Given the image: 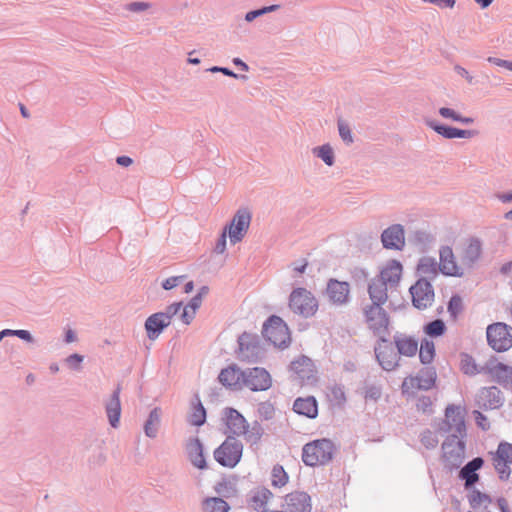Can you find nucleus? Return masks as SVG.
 Returning a JSON list of instances; mask_svg holds the SVG:
<instances>
[{
    "label": "nucleus",
    "instance_id": "nucleus-59",
    "mask_svg": "<svg viewBox=\"0 0 512 512\" xmlns=\"http://www.w3.org/2000/svg\"><path fill=\"white\" fill-rule=\"evenodd\" d=\"M181 306H182V304L180 302L174 303L167 307L166 312H162L163 314H166L169 316V323H171L172 317L177 314V312L180 310Z\"/></svg>",
    "mask_w": 512,
    "mask_h": 512
},
{
    "label": "nucleus",
    "instance_id": "nucleus-16",
    "mask_svg": "<svg viewBox=\"0 0 512 512\" xmlns=\"http://www.w3.org/2000/svg\"><path fill=\"white\" fill-rule=\"evenodd\" d=\"M219 382L231 390L244 389V370L233 364L221 370L218 376Z\"/></svg>",
    "mask_w": 512,
    "mask_h": 512
},
{
    "label": "nucleus",
    "instance_id": "nucleus-19",
    "mask_svg": "<svg viewBox=\"0 0 512 512\" xmlns=\"http://www.w3.org/2000/svg\"><path fill=\"white\" fill-rule=\"evenodd\" d=\"M486 372L492 378V380L496 381L507 389L508 383H510V378L512 376L511 366L499 362L498 360H491L486 365Z\"/></svg>",
    "mask_w": 512,
    "mask_h": 512
},
{
    "label": "nucleus",
    "instance_id": "nucleus-12",
    "mask_svg": "<svg viewBox=\"0 0 512 512\" xmlns=\"http://www.w3.org/2000/svg\"><path fill=\"white\" fill-rule=\"evenodd\" d=\"M459 255L464 268H471L481 258V240L476 237L467 238L459 249Z\"/></svg>",
    "mask_w": 512,
    "mask_h": 512
},
{
    "label": "nucleus",
    "instance_id": "nucleus-25",
    "mask_svg": "<svg viewBox=\"0 0 512 512\" xmlns=\"http://www.w3.org/2000/svg\"><path fill=\"white\" fill-rule=\"evenodd\" d=\"M187 453L192 465L198 469H206L207 463L203 453V445L199 439L195 438L189 441Z\"/></svg>",
    "mask_w": 512,
    "mask_h": 512
},
{
    "label": "nucleus",
    "instance_id": "nucleus-31",
    "mask_svg": "<svg viewBox=\"0 0 512 512\" xmlns=\"http://www.w3.org/2000/svg\"><path fill=\"white\" fill-rule=\"evenodd\" d=\"M431 127L440 135L445 138L453 139V138H470L472 136V131L469 130H461L453 127H448L444 125H431Z\"/></svg>",
    "mask_w": 512,
    "mask_h": 512
},
{
    "label": "nucleus",
    "instance_id": "nucleus-1",
    "mask_svg": "<svg viewBox=\"0 0 512 512\" xmlns=\"http://www.w3.org/2000/svg\"><path fill=\"white\" fill-rule=\"evenodd\" d=\"M465 414L466 409L464 406L449 404L445 409L444 419L437 424V432L441 434L465 436Z\"/></svg>",
    "mask_w": 512,
    "mask_h": 512
},
{
    "label": "nucleus",
    "instance_id": "nucleus-39",
    "mask_svg": "<svg viewBox=\"0 0 512 512\" xmlns=\"http://www.w3.org/2000/svg\"><path fill=\"white\" fill-rule=\"evenodd\" d=\"M291 370L297 375L304 377L305 374L312 371V362L307 357L299 358L291 363Z\"/></svg>",
    "mask_w": 512,
    "mask_h": 512
},
{
    "label": "nucleus",
    "instance_id": "nucleus-42",
    "mask_svg": "<svg viewBox=\"0 0 512 512\" xmlns=\"http://www.w3.org/2000/svg\"><path fill=\"white\" fill-rule=\"evenodd\" d=\"M417 377H421L423 390H429L434 387L437 374L434 368H425L419 372Z\"/></svg>",
    "mask_w": 512,
    "mask_h": 512
},
{
    "label": "nucleus",
    "instance_id": "nucleus-34",
    "mask_svg": "<svg viewBox=\"0 0 512 512\" xmlns=\"http://www.w3.org/2000/svg\"><path fill=\"white\" fill-rule=\"evenodd\" d=\"M238 342L240 359L243 361H249V355L246 352H248L250 346L252 347V350L257 348L255 338L249 334L244 333L239 337Z\"/></svg>",
    "mask_w": 512,
    "mask_h": 512
},
{
    "label": "nucleus",
    "instance_id": "nucleus-44",
    "mask_svg": "<svg viewBox=\"0 0 512 512\" xmlns=\"http://www.w3.org/2000/svg\"><path fill=\"white\" fill-rule=\"evenodd\" d=\"M314 153L320 157L328 166L334 163L333 150L329 145H323L314 149Z\"/></svg>",
    "mask_w": 512,
    "mask_h": 512
},
{
    "label": "nucleus",
    "instance_id": "nucleus-48",
    "mask_svg": "<svg viewBox=\"0 0 512 512\" xmlns=\"http://www.w3.org/2000/svg\"><path fill=\"white\" fill-rule=\"evenodd\" d=\"M338 129H339L340 137L342 138L343 141H345L348 144L353 142L352 133H351V130H350V128H349V126L347 124H345L342 121H339L338 122Z\"/></svg>",
    "mask_w": 512,
    "mask_h": 512
},
{
    "label": "nucleus",
    "instance_id": "nucleus-7",
    "mask_svg": "<svg viewBox=\"0 0 512 512\" xmlns=\"http://www.w3.org/2000/svg\"><path fill=\"white\" fill-rule=\"evenodd\" d=\"M264 337L276 347H286L291 338L288 326L278 316H271L263 327Z\"/></svg>",
    "mask_w": 512,
    "mask_h": 512
},
{
    "label": "nucleus",
    "instance_id": "nucleus-30",
    "mask_svg": "<svg viewBox=\"0 0 512 512\" xmlns=\"http://www.w3.org/2000/svg\"><path fill=\"white\" fill-rule=\"evenodd\" d=\"M395 344L398 352L407 357L414 356L418 351V342L409 336L396 337Z\"/></svg>",
    "mask_w": 512,
    "mask_h": 512
},
{
    "label": "nucleus",
    "instance_id": "nucleus-27",
    "mask_svg": "<svg viewBox=\"0 0 512 512\" xmlns=\"http://www.w3.org/2000/svg\"><path fill=\"white\" fill-rule=\"evenodd\" d=\"M483 465V459L480 457L474 458L472 461L467 463L460 471V478L465 480V486L470 487L474 485L479 476L476 473Z\"/></svg>",
    "mask_w": 512,
    "mask_h": 512
},
{
    "label": "nucleus",
    "instance_id": "nucleus-36",
    "mask_svg": "<svg viewBox=\"0 0 512 512\" xmlns=\"http://www.w3.org/2000/svg\"><path fill=\"white\" fill-rule=\"evenodd\" d=\"M289 477L281 465H275L271 471V484L273 487L282 488L288 483Z\"/></svg>",
    "mask_w": 512,
    "mask_h": 512
},
{
    "label": "nucleus",
    "instance_id": "nucleus-53",
    "mask_svg": "<svg viewBox=\"0 0 512 512\" xmlns=\"http://www.w3.org/2000/svg\"><path fill=\"white\" fill-rule=\"evenodd\" d=\"M487 60H488V62H490L496 66L504 67L505 69L512 71V62L511 61L503 60V59L496 58V57H488Z\"/></svg>",
    "mask_w": 512,
    "mask_h": 512
},
{
    "label": "nucleus",
    "instance_id": "nucleus-2",
    "mask_svg": "<svg viewBox=\"0 0 512 512\" xmlns=\"http://www.w3.org/2000/svg\"><path fill=\"white\" fill-rule=\"evenodd\" d=\"M334 453V445L329 439H317L303 447L302 460L308 466L323 465L329 462Z\"/></svg>",
    "mask_w": 512,
    "mask_h": 512
},
{
    "label": "nucleus",
    "instance_id": "nucleus-49",
    "mask_svg": "<svg viewBox=\"0 0 512 512\" xmlns=\"http://www.w3.org/2000/svg\"><path fill=\"white\" fill-rule=\"evenodd\" d=\"M279 6L278 5H271V6H268V7H264L262 9H259V10H254V11H250L246 14L245 16V19L248 21V22H251L253 21L256 17L260 16V15H263L267 12H271V11H274L278 8Z\"/></svg>",
    "mask_w": 512,
    "mask_h": 512
},
{
    "label": "nucleus",
    "instance_id": "nucleus-15",
    "mask_svg": "<svg viewBox=\"0 0 512 512\" xmlns=\"http://www.w3.org/2000/svg\"><path fill=\"white\" fill-rule=\"evenodd\" d=\"M476 404L484 410L498 409L503 404L502 393L495 386L482 388L476 395Z\"/></svg>",
    "mask_w": 512,
    "mask_h": 512
},
{
    "label": "nucleus",
    "instance_id": "nucleus-56",
    "mask_svg": "<svg viewBox=\"0 0 512 512\" xmlns=\"http://www.w3.org/2000/svg\"><path fill=\"white\" fill-rule=\"evenodd\" d=\"M228 234L226 233V230H223L217 244L215 247V250L217 253L222 254L226 250V238Z\"/></svg>",
    "mask_w": 512,
    "mask_h": 512
},
{
    "label": "nucleus",
    "instance_id": "nucleus-57",
    "mask_svg": "<svg viewBox=\"0 0 512 512\" xmlns=\"http://www.w3.org/2000/svg\"><path fill=\"white\" fill-rule=\"evenodd\" d=\"M427 3H432L437 5L440 8H453L455 6L456 0H423Z\"/></svg>",
    "mask_w": 512,
    "mask_h": 512
},
{
    "label": "nucleus",
    "instance_id": "nucleus-4",
    "mask_svg": "<svg viewBox=\"0 0 512 512\" xmlns=\"http://www.w3.org/2000/svg\"><path fill=\"white\" fill-rule=\"evenodd\" d=\"M364 322L372 334L380 340L389 335L390 319L387 312L379 305H368L363 309Z\"/></svg>",
    "mask_w": 512,
    "mask_h": 512
},
{
    "label": "nucleus",
    "instance_id": "nucleus-40",
    "mask_svg": "<svg viewBox=\"0 0 512 512\" xmlns=\"http://www.w3.org/2000/svg\"><path fill=\"white\" fill-rule=\"evenodd\" d=\"M423 331L430 337H439L445 333L446 325L441 319H436L426 324L423 328Z\"/></svg>",
    "mask_w": 512,
    "mask_h": 512
},
{
    "label": "nucleus",
    "instance_id": "nucleus-60",
    "mask_svg": "<svg viewBox=\"0 0 512 512\" xmlns=\"http://www.w3.org/2000/svg\"><path fill=\"white\" fill-rule=\"evenodd\" d=\"M82 361L83 357L79 354H72L67 358L68 364L75 368H78Z\"/></svg>",
    "mask_w": 512,
    "mask_h": 512
},
{
    "label": "nucleus",
    "instance_id": "nucleus-62",
    "mask_svg": "<svg viewBox=\"0 0 512 512\" xmlns=\"http://www.w3.org/2000/svg\"><path fill=\"white\" fill-rule=\"evenodd\" d=\"M13 334L28 342L32 341V336L27 330H15Z\"/></svg>",
    "mask_w": 512,
    "mask_h": 512
},
{
    "label": "nucleus",
    "instance_id": "nucleus-50",
    "mask_svg": "<svg viewBox=\"0 0 512 512\" xmlns=\"http://www.w3.org/2000/svg\"><path fill=\"white\" fill-rule=\"evenodd\" d=\"M196 315V311L193 308H189L188 305H186L183 308L182 314H181V320L184 324L189 325L192 320L194 319Z\"/></svg>",
    "mask_w": 512,
    "mask_h": 512
},
{
    "label": "nucleus",
    "instance_id": "nucleus-43",
    "mask_svg": "<svg viewBox=\"0 0 512 512\" xmlns=\"http://www.w3.org/2000/svg\"><path fill=\"white\" fill-rule=\"evenodd\" d=\"M160 421V413L158 409L151 411L149 418L145 424V433L149 437H155L157 425Z\"/></svg>",
    "mask_w": 512,
    "mask_h": 512
},
{
    "label": "nucleus",
    "instance_id": "nucleus-41",
    "mask_svg": "<svg viewBox=\"0 0 512 512\" xmlns=\"http://www.w3.org/2000/svg\"><path fill=\"white\" fill-rule=\"evenodd\" d=\"M419 390H423L421 377L410 376L404 379L402 383V392L404 394H414Z\"/></svg>",
    "mask_w": 512,
    "mask_h": 512
},
{
    "label": "nucleus",
    "instance_id": "nucleus-63",
    "mask_svg": "<svg viewBox=\"0 0 512 512\" xmlns=\"http://www.w3.org/2000/svg\"><path fill=\"white\" fill-rule=\"evenodd\" d=\"M202 302L201 294L196 295L188 304L189 308H193L196 312Z\"/></svg>",
    "mask_w": 512,
    "mask_h": 512
},
{
    "label": "nucleus",
    "instance_id": "nucleus-8",
    "mask_svg": "<svg viewBox=\"0 0 512 512\" xmlns=\"http://www.w3.org/2000/svg\"><path fill=\"white\" fill-rule=\"evenodd\" d=\"M465 436L450 435L442 445V458L447 466L458 468L465 458Z\"/></svg>",
    "mask_w": 512,
    "mask_h": 512
},
{
    "label": "nucleus",
    "instance_id": "nucleus-64",
    "mask_svg": "<svg viewBox=\"0 0 512 512\" xmlns=\"http://www.w3.org/2000/svg\"><path fill=\"white\" fill-rule=\"evenodd\" d=\"M380 394H381V392H380V390L378 388L372 387V388H370V389H368L366 391L365 397L366 398L369 397V398H372V399H377L380 396Z\"/></svg>",
    "mask_w": 512,
    "mask_h": 512
},
{
    "label": "nucleus",
    "instance_id": "nucleus-33",
    "mask_svg": "<svg viewBox=\"0 0 512 512\" xmlns=\"http://www.w3.org/2000/svg\"><path fill=\"white\" fill-rule=\"evenodd\" d=\"M438 270L435 260L428 257L422 258L417 266V271L424 277L433 278L437 276Z\"/></svg>",
    "mask_w": 512,
    "mask_h": 512
},
{
    "label": "nucleus",
    "instance_id": "nucleus-6",
    "mask_svg": "<svg viewBox=\"0 0 512 512\" xmlns=\"http://www.w3.org/2000/svg\"><path fill=\"white\" fill-rule=\"evenodd\" d=\"M490 347L497 352H504L512 347V327L497 322L489 325L486 330Z\"/></svg>",
    "mask_w": 512,
    "mask_h": 512
},
{
    "label": "nucleus",
    "instance_id": "nucleus-46",
    "mask_svg": "<svg viewBox=\"0 0 512 512\" xmlns=\"http://www.w3.org/2000/svg\"><path fill=\"white\" fill-rule=\"evenodd\" d=\"M439 113L442 117L450 118L454 121H458V122H462V123H466V124H470L473 122L472 118L462 117L450 108L442 107V108H440Z\"/></svg>",
    "mask_w": 512,
    "mask_h": 512
},
{
    "label": "nucleus",
    "instance_id": "nucleus-13",
    "mask_svg": "<svg viewBox=\"0 0 512 512\" xmlns=\"http://www.w3.org/2000/svg\"><path fill=\"white\" fill-rule=\"evenodd\" d=\"M410 293L412 302L418 309L427 308L434 300V291L426 279H420L411 286Z\"/></svg>",
    "mask_w": 512,
    "mask_h": 512
},
{
    "label": "nucleus",
    "instance_id": "nucleus-22",
    "mask_svg": "<svg viewBox=\"0 0 512 512\" xmlns=\"http://www.w3.org/2000/svg\"><path fill=\"white\" fill-rule=\"evenodd\" d=\"M349 284L338 280H330L327 286V295L329 299L337 304H344L349 297Z\"/></svg>",
    "mask_w": 512,
    "mask_h": 512
},
{
    "label": "nucleus",
    "instance_id": "nucleus-47",
    "mask_svg": "<svg viewBox=\"0 0 512 512\" xmlns=\"http://www.w3.org/2000/svg\"><path fill=\"white\" fill-rule=\"evenodd\" d=\"M438 442L436 433L431 430H425L421 434V443L428 449L436 447Z\"/></svg>",
    "mask_w": 512,
    "mask_h": 512
},
{
    "label": "nucleus",
    "instance_id": "nucleus-58",
    "mask_svg": "<svg viewBox=\"0 0 512 512\" xmlns=\"http://www.w3.org/2000/svg\"><path fill=\"white\" fill-rule=\"evenodd\" d=\"M308 266V261L306 259H302L299 263L292 264V271L295 274L301 275L305 272Z\"/></svg>",
    "mask_w": 512,
    "mask_h": 512
},
{
    "label": "nucleus",
    "instance_id": "nucleus-26",
    "mask_svg": "<svg viewBox=\"0 0 512 512\" xmlns=\"http://www.w3.org/2000/svg\"><path fill=\"white\" fill-rule=\"evenodd\" d=\"M401 275L402 265L396 260H391L383 267L378 279L387 285L393 286L399 282Z\"/></svg>",
    "mask_w": 512,
    "mask_h": 512
},
{
    "label": "nucleus",
    "instance_id": "nucleus-45",
    "mask_svg": "<svg viewBox=\"0 0 512 512\" xmlns=\"http://www.w3.org/2000/svg\"><path fill=\"white\" fill-rule=\"evenodd\" d=\"M463 311V300L459 295L451 297L448 303V312L453 319H456Z\"/></svg>",
    "mask_w": 512,
    "mask_h": 512
},
{
    "label": "nucleus",
    "instance_id": "nucleus-17",
    "mask_svg": "<svg viewBox=\"0 0 512 512\" xmlns=\"http://www.w3.org/2000/svg\"><path fill=\"white\" fill-rule=\"evenodd\" d=\"M492 461L500 477L507 478L510 474L509 465H512V444L500 443Z\"/></svg>",
    "mask_w": 512,
    "mask_h": 512
},
{
    "label": "nucleus",
    "instance_id": "nucleus-5",
    "mask_svg": "<svg viewBox=\"0 0 512 512\" xmlns=\"http://www.w3.org/2000/svg\"><path fill=\"white\" fill-rule=\"evenodd\" d=\"M242 443L234 437L227 439L214 450V459L223 467L234 468L241 460Z\"/></svg>",
    "mask_w": 512,
    "mask_h": 512
},
{
    "label": "nucleus",
    "instance_id": "nucleus-10",
    "mask_svg": "<svg viewBox=\"0 0 512 512\" xmlns=\"http://www.w3.org/2000/svg\"><path fill=\"white\" fill-rule=\"evenodd\" d=\"M244 382V388L253 392L266 391L272 386V377L265 368H248L244 370Z\"/></svg>",
    "mask_w": 512,
    "mask_h": 512
},
{
    "label": "nucleus",
    "instance_id": "nucleus-14",
    "mask_svg": "<svg viewBox=\"0 0 512 512\" xmlns=\"http://www.w3.org/2000/svg\"><path fill=\"white\" fill-rule=\"evenodd\" d=\"M311 499L305 492H291L284 497L282 509L285 512H310Z\"/></svg>",
    "mask_w": 512,
    "mask_h": 512
},
{
    "label": "nucleus",
    "instance_id": "nucleus-51",
    "mask_svg": "<svg viewBox=\"0 0 512 512\" xmlns=\"http://www.w3.org/2000/svg\"><path fill=\"white\" fill-rule=\"evenodd\" d=\"M473 415L476 421V424L483 430H487L490 426L488 419L485 415H483L480 411H473Z\"/></svg>",
    "mask_w": 512,
    "mask_h": 512
},
{
    "label": "nucleus",
    "instance_id": "nucleus-29",
    "mask_svg": "<svg viewBox=\"0 0 512 512\" xmlns=\"http://www.w3.org/2000/svg\"><path fill=\"white\" fill-rule=\"evenodd\" d=\"M120 388H117L111 399L106 405V412L109 419V422L112 427L116 428L119 424L120 414H121V405H120Z\"/></svg>",
    "mask_w": 512,
    "mask_h": 512
},
{
    "label": "nucleus",
    "instance_id": "nucleus-37",
    "mask_svg": "<svg viewBox=\"0 0 512 512\" xmlns=\"http://www.w3.org/2000/svg\"><path fill=\"white\" fill-rule=\"evenodd\" d=\"M203 509L205 512H228L229 505L221 498H209L203 503Z\"/></svg>",
    "mask_w": 512,
    "mask_h": 512
},
{
    "label": "nucleus",
    "instance_id": "nucleus-23",
    "mask_svg": "<svg viewBox=\"0 0 512 512\" xmlns=\"http://www.w3.org/2000/svg\"><path fill=\"white\" fill-rule=\"evenodd\" d=\"M169 316L163 313H155L149 316L145 322L147 335L150 339L159 336L162 330L169 325Z\"/></svg>",
    "mask_w": 512,
    "mask_h": 512
},
{
    "label": "nucleus",
    "instance_id": "nucleus-38",
    "mask_svg": "<svg viewBox=\"0 0 512 512\" xmlns=\"http://www.w3.org/2000/svg\"><path fill=\"white\" fill-rule=\"evenodd\" d=\"M206 420V411L200 401H197L189 415V422L194 426H201Z\"/></svg>",
    "mask_w": 512,
    "mask_h": 512
},
{
    "label": "nucleus",
    "instance_id": "nucleus-55",
    "mask_svg": "<svg viewBox=\"0 0 512 512\" xmlns=\"http://www.w3.org/2000/svg\"><path fill=\"white\" fill-rule=\"evenodd\" d=\"M150 8V4L146 2H132L128 5V10L132 12L145 11Z\"/></svg>",
    "mask_w": 512,
    "mask_h": 512
},
{
    "label": "nucleus",
    "instance_id": "nucleus-11",
    "mask_svg": "<svg viewBox=\"0 0 512 512\" xmlns=\"http://www.w3.org/2000/svg\"><path fill=\"white\" fill-rule=\"evenodd\" d=\"M439 271L451 277H462L465 274V268L461 261L457 262L452 247L443 246L439 250Z\"/></svg>",
    "mask_w": 512,
    "mask_h": 512
},
{
    "label": "nucleus",
    "instance_id": "nucleus-35",
    "mask_svg": "<svg viewBox=\"0 0 512 512\" xmlns=\"http://www.w3.org/2000/svg\"><path fill=\"white\" fill-rule=\"evenodd\" d=\"M435 357V345L432 341L423 340L419 348V358L422 364L427 365L433 362Z\"/></svg>",
    "mask_w": 512,
    "mask_h": 512
},
{
    "label": "nucleus",
    "instance_id": "nucleus-24",
    "mask_svg": "<svg viewBox=\"0 0 512 512\" xmlns=\"http://www.w3.org/2000/svg\"><path fill=\"white\" fill-rule=\"evenodd\" d=\"M293 410L299 415L314 419L318 415L317 401L313 396L297 398L294 401Z\"/></svg>",
    "mask_w": 512,
    "mask_h": 512
},
{
    "label": "nucleus",
    "instance_id": "nucleus-3",
    "mask_svg": "<svg viewBox=\"0 0 512 512\" xmlns=\"http://www.w3.org/2000/svg\"><path fill=\"white\" fill-rule=\"evenodd\" d=\"M318 300L311 291L303 287L294 289L289 296L290 310L301 317L309 318L318 310Z\"/></svg>",
    "mask_w": 512,
    "mask_h": 512
},
{
    "label": "nucleus",
    "instance_id": "nucleus-21",
    "mask_svg": "<svg viewBox=\"0 0 512 512\" xmlns=\"http://www.w3.org/2000/svg\"><path fill=\"white\" fill-rule=\"evenodd\" d=\"M384 247L401 249L405 242L404 230L400 225H392L381 236Z\"/></svg>",
    "mask_w": 512,
    "mask_h": 512
},
{
    "label": "nucleus",
    "instance_id": "nucleus-61",
    "mask_svg": "<svg viewBox=\"0 0 512 512\" xmlns=\"http://www.w3.org/2000/svg\"><path fill=\"white\" fill-rule=\"evenodd\" d=\"M455 70L456 72L461 75L462 77H464L469 83H472L473 81V77L470 75V73L463 67L461 66H456L455 67Z\"/></svg>",
    "mask_w": 512,
    "mask_h": 512
},
{
    "label": "nucleus",
    "instance_id": "nucleus-52",
    "mask_svg": "<svg viewBox=\"0 0 512 512\" xmlns=\"http://www.w3.org/2000/svg\"><path fill=\"white\" fill-rule=\"evenodd\" d=\"M432 408V401L429 397H422L417 402V409L422 412H429Z\"/></svg>",
    "mask_w": 512,
    "mask_h": 512
},
{
    "label": "nucleus",
    "instance_id": "nucleus-28",
    "mask_svg": "<svg viewBox=\"0 0 512 512\" xmlns=\"http://www.w3.org/2000/svg\"><path fill=\"white\" fill-rule=\"evenodd\" d=\"M368 291L372 300L371 305L382 306L388 299L387 284L379 279H374L370 283Z\"/></svg>",
    "mask_w": 512,
    "mask_h": 512
},
{
    "label": "nucleus",
    "instance_id": "nucleus-20",
    "mask_svg": "<svg viewBox=\"0 0 512 512\" xmlns=\"http://www.w3.org/2000/svg\"><path fill=\"white\" fill-rule=\"evenodd\" d=\"M224 421L230 433L237 436L247 433L248 424L237 410L226 408L224 410Z\"/></svg>",
    "mask_w": 512,
    "mask_h": 512
},
{
    "label": "nucleus",
    "instance_id": "nucleus-9",
    "mask_svg": "<svg viewBox=\"0 0 512 512\" xmlns=\"http://www.w3.org/2000/svg\"><path fill=\"white\" fill-rule=\"evenodd\" d=\"M251 222V213L246 209H240L233 216L230 224L224 228L231 244L240 242L246 235Z\"/></svg>",
    "mask_w": 512,
    "mask_h": 512
},
{
    "label": "nucleus",
    "instance_id": "nucleus-18",
    "mask_svg": "<svg viewBox=\"0 0 512 512\" xmlns=\"http://www.w3.org/2000/svg\"><path fill=\"white\" fill-rule=\"evenodd\" d=\"M376 357L383 369L390 371L398 364V354L393 346L384 338L375 348Z\"/></svg>",
    "mask_w": 512,
    "mask_h": 512
},
{
    "label": "nucleus",
    "instance_id": "nucleus-54",
    "mask_svg": "<svg viewBox=\"0 0 512 512\" xmlns=\"http://www.w3.org/2000/svg\"><path fill=\"white\" fill-rule=\"evenodd\" d=\"M184 279V276H175V277H170V278H167L164 282H163V288L165 290H170V289H173L174 287H176L178 285V283L180 281H182Z\"/></svg>",
    "mask_w": 512,
    "mask_h": 512
},
{
    "label": "nucleus",
    "instance_id": "nucleus-32",
    "mask_svg": "<svg viewBox=\"0 0 512 512\" xmlns=\"http://www.w3.org/2000/svg\"><path fill=\"white\" fill-rule=\"evenodd\" d=\"M272 497L273 494L269 489L265 487L257 488L251 496V505L256 510L261 509L271 500Z\"/></svg>",
    "mask_w": 512,
    "mask_h": 512
}]
</instances>
